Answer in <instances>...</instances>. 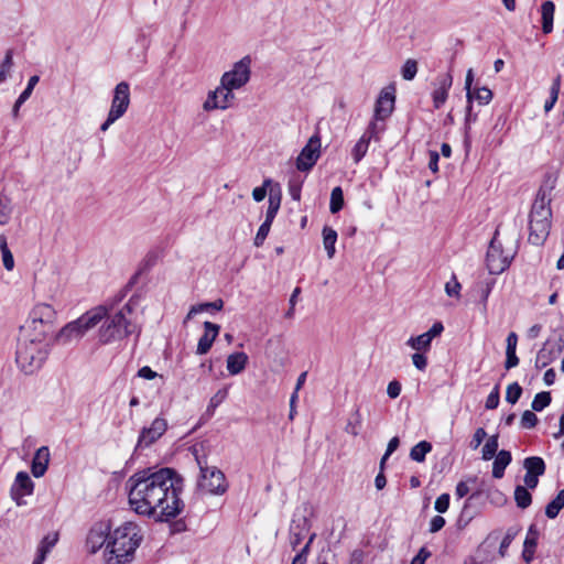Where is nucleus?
<instances>
[{
    "label": "nucleus",
    "instance_id": "obj_1",
    "mask_svg": "<svg viewBox=\"0 0 564 564\" xmlns=\"http://www.w3.org/2000/svg\"><path fill=\"white\" fill-rule=\"evenodd\" d=\"M129 503L141 516H156L159 521H170L184 509L180 498L184 479L173 468H147L134 473L127 480Z\"/></svg>",
    "mask_w": 564,
    "mask_h": 564
},
{
    "label": "nucleus",
    "instance_id": "obj_2",
    "mask_svg": "<svg viewBox=\"0 0 564 564\" xmlns=\"http://www.w3.org/2000/svg\"><path fill=\"white\" fill-rule=\"evenodd\" d=\"M142 536L135 523L126 522L107 536V564H127L133 558Z\"/></svg>",
    "mask_w": 564,
    "mask_h": 564
},
{
    "label": "nucleus",
    "instance_id": "obj_3",
    "mask_svg": "<svg viewBox=\"0 0 564 564\" xmlns=\"http://www.w3.org/2000/svg\"><path fill=\"white\" fill-rule=\"evenodd\" d=\"M135 304L137 301L131 297L119 311L106 314L98 332L99 343L107 345L122 340L134 333L140 335V328L128 317L133 313Z\"/></svg>",
    "mask_w": 564,
    "mask_h": 564
},
{
    "label": "nucleus",
    "instance_id": "obj_4",
    "mask_svg": "<svg viewBox=\"0 0 564 564\" xmlns=\"http://www.w3.org/2000/svg\"><path fill=\"white\" fill-rule=\"evenodd\" d=\"M48 344L19 335L15 361L26 375L39 370L48 355Z\"/></svg>",
    "mask_w": 564,
    "mask_h": 564
},
{
    "label": "nucleus",
    "instance_id": "obj_5",
    "mask_svg": "<svg viewBox=\"0 0 564 564\" xmlns=\"http://www.w3.org/2000/svg\"><path fill=\"white\" fill-rule=\"evenodd\" d=\"M107 306H96L79 318L65 325L55 336L56 341L66 344L79 339L84 334L95 327L107 314Z\"/></svg>",
    "mask_w": 564,
    "mask_h": 564
},
{
    "label": "nucleus",
    "instance_id": "obj_6",
    "mask_svg": "<svg viewBox=\"0 0 564 564\" xmlns=\"http://www.w3.org/2000/svg\"><path fill=\"white\" fill-rule=\"evenodd\" d=\"M200 476L197 482L199 490L212 495H223L226 492L228 485L224 473L217 467H209L206 458L196 456Z\"/></svg>",
    "mask_w": 564,
    "mask_h": 564
},
{
    "label": "nucleus",
    "instance_id": "obj_7",
    "mask_svg": "<svg viewBox=\"0 0 564 564\" xmlns=\"http://www.w3.org/2000/svg\"><path fill=\"white\" fill-rule=\"evenodd\" d=\"M498 229L489 243L486 261L487 268L491 274H500L506 269L509 268L513 254L511 252H506L502 248L501 242L498 240Z\"/></svg>",
    "mask_w": 564,
    "mask_h": 564
},
{
    "label": "nucleus",
    "instance_id": "obj_8",
    "mask_svg": "<svg viewBox=\"0 0 564 564\" xmlns=\"http://www.w3.org/2000/svg\"><path fill=\"white\" fill-rule=\"evenodd\" d=\"M250 56H245L235 63L232 69L221 76L220 82L223 86L231 89H239L245 86L250 79Z\"/></svg>",
    "mask_w": 564,
    "mask_h": 564
},
{
    "label": "nucleus",
    "instance_id": "obj_9",
    "mask_svg": "<svg viewBox=\"0 0 564 564\" xmlns=\"http://www.w3.org/2000/svg\"><path fill=\"white\" fill-rule=\"evenodd\" d=\"M321 155V138L318 133L313 134L296 159V169L307 172L316 164Z\"/></svg>",
    "mask_w": 564,
    "mask_h": 564
},
{
    "label": "nucleus",
    "instance_id": "obj_10",
    "mask_svg": "<svg viewBox=\"0 0 564 564\" xmlns=\"http://www.w3.org/2000/svg\"><path fill=\"white\" fill-rule=\"evenodd\" d=\"M232 90L234 89L229 87L223 86V84L220 83L219 87H217L213 91H209L207 99L203 105V109L205 111H212L215 109L225 110L229 108L235 99V94L232 93Z\"/></svg>",
    "mask_w": 564,
    "mask_h": 564
},
{
    "label": "nucleus",
    "instance_id": "obj_11",
    "mask_svg": "<svg viewBox=\"0 0 564 564\" xmlns=\"http://www.w3.org/2000/svg\"><path fill=\"white\" fill-rule=\"evenodd\" d=\"M395 104V87L390 85L383 88L375 104V119L384 121L388 119L393 110Z\"/></svg>",
    "mask_w": 564,
    "mask_h": 564
},
{
    "label": "nucleus",
    "instance_id": "obj_12",
    "mask_svg": "<svg viewBox=\"0 0 564 564\" xmlns=\"http://www.w3.org/2000/svg\"><path fill=\"white\" fill-rule=\"evenodd\" d=\"M167 422L163 417H156L151 426L143 427L140 432L135 451L149 447L155 443L166 431Z\"/></svg>",
    "mask_w": 564,
    "mask_h": 564
},
{
    "label": "nucleus",
    "instance_id": "obj_13",
    "mask_svg": "<svg viewBox=\"0 0 564 564\" xmlns=\"http://www.w3.org/2000/svg\"><path fill=\"white\" fill-rule=\"evenodd\" d=\"M34 489V482L26 471H19L15 476V480L10 489V496L18 506H24V496L32 495Z\"/></svg>",
    "mask_w": 564,
    "mask_h": 564
},
{
    "label": "nucleus",
    "instance_id": "obj_14",
    "mask_svg": "<svg viewBox=\"0 0 564 564\" xmlns=\"http://www.w3.org/2000/svg\"><path fill=\"white\" fill-rule=\"evenodd\" d=\"M551 197L543 188L538 192L536 198L532 205L529 220L551 223L552 210L550 207Z\"/></svg>",
    "mask_w": 564,
    "mask_h": 564
},
{
    "label": "nucleus",
    "instance_id": "obj_15",
    "mask_svg": "<svg viewBox=\"0 0 564 564\" xmlns=\"http://www.w3.org/2000/svg\"><path fill=\"white\" fill-rule=\"evenodd\" d=\"M130 104V87L126 82L119 83L115 90L111 101L109 113L115 115L117 118H121Z\"/></svg>",
    "mask_w": 564,
    "mask_h": 564
},
{
    "label": "nucleus",
    "instance_id": "obj_16",
    "mask_svg": "<svg viewBox=\"0 0 564 564\" xmlns=\"http://www.w3.org/2000/svg\"><path fill=\"white\" fill-rule=\"evenodd\" d=\"M28 321L40 323V326H44V327H46V329L54 330V323L56 321V311L50 304L39 303L30 312Z\"/></svg>",
    "mask_w": 564,
    "mask_h": 564
},
{
    "label": "nucleus",
    "instance_id": "obj_17",
    "mask_svg": "<svg viewBox=\"0 0 564 564\" xmlns=\"http://www.w3.org/2000/svg\"><path fill=\"white\" fill-rule=\"evenodd\" d=\"M311 522L305 516H294L290 525V544L293 550L310 533Z\"/></svg>",
    "mask_w": 564,
    "mask_h": 564
},
{
    "label": "nucleus",
    "instance_id": "obj_18",
    "mask_svg": "<svg viewBox=\"0 0 564 564\" xmlns=\"http://www.w3.org/2000/svg\"><path fill=\"white\" fill-rule=\"evenodd\" d=\"M453 84V77L451 74H443L437 76V87L432 93L433 105L435 109H440L448 97V90Z\"/></svg>",
    "mask_w": 564,
    "mask_h": 564
},
{
    "label": "nucleus",
    "instance_id": "obj_19",
    "mask_svg": "<svg viewBox=\"0 0 564 564\" xmlns=\"http://www.w3.org/2000/svg\"><path fill=\"white\" fill-rule=\"evenodd\" d=\"M204 329V334L197 344L196 354L198 355H205L210 350L213 343L219 334L220 326L212 322H205Z\"/></svg>",
    "mask_w": 564,
    "mask_h": 564
},
{
    "label": "nucleus",
    "instance_id": "obj_20",
    "mask_svg": "<svg viewBox=\"0 0 564 564\" xmlns=\"http://www.w3.org/2000/svg\"><path fill=\"white\" fill-rule=\"evenodd\" d=\"M551 223L529 220V242L542 246L550 235Z\"/></svg>",
    "mask_w": 564,
    "mask_h": 564
},
{
    "label": "nucleus",
    "instance_id": "obj_21",
    "mask_svg": "<svg viewBox=\"0 0 564 564\" xmlns=\"http://www.w3.org/2000/svg\"><path fill=\"white\" fill-rule=\"evenodd\" d=\"M560 348L553 344V339L549 338L542 346V348L538 351L535 357V366L536 368H545L553 360H555L560 356Z\"/></svg>",
    "mask_w": 564,
    "mask_h": 564
},
{
    "label": "nucleus",
    "instance_id": "obj_22",
    "mask_svg": "<svg viewBox=\"0 0 564 564\" xmlns=\"http://www.w3.org/2000/svg\"><path fill=\"white\" fill-rule=\"evenodd\" d=\"M53 333V329H46L44 326H40V323L29 322L20 327V335L37 340V343H47V336Z\"/></svg>",
    "mask_w": 564,
    "mask_h": 564
},
{
    "label": "nucleus",
    "instance_id": "obj_23",
    "mask_svg": "<svg viewBox=\"0 0 564 564\" xmlns=\"http://www.w3.org/2000/svg\"><path fill=\"white\" fill-rule=\"evenodd\" d=\"M50 463V449L47 446L40 447L32 459L31 471L35 478L44 476Z\"/></svg>",
    "mask_w": 564,
    "mask_h": 564
},
{
    "label": "nucleus",
    "instance_id": "obj_24",
    "mask_svg": "<svg viewBox=\"0 0 564 564\" xmlns=\"http://www.w3.org/2000/svg\"><path fill=\"white\" fill-rule=\"evenodd\" d=\"M248 364V356L243 351L230 354L227 357V370L231 376L242 372Z\"/></svg>",
    "mask_w": 564,
    "mask_h": 564
},
{
    "label": "nucleus",
    "instance_id": "obj_25",
    "mask_svg": "<svg viewBox=\"0 0 564 564\" xmlns=\"http://www.w3.org/2000/svg\"><path fill=\"white\" fill-rule=\"evenodd\" d=\"M555 12V4L551 0H546L541 4L542 31L549 34L553 30V19Z\"/></svg>",
    "mask_w": 564,
    "mask_h": 564
},
{
    "label": "nucleus",
    "instance_id": "obj_26",
    "mask_svg": "<svg viewBox=\"0 0 564 564\" xmlns=\"http://www.w3.org/2000/svg\"><path fill=\"white\" fill-rule=\"evenodd\" d=\"M511 459L512 457L509 451L501 449L498 452L492 465V477L497 479L502 478L505 475V469L511 463Z\"/></svg>",
    "mask_w": 564,
    "mask_h": 564
},
{
    "label": "nucleus",
    "instance_id": "obj_27",
    "mask_svg": "<svg viewBox=\"0 0 564 564\" xmlns=\"http://www.w3.org/2000/svg\"><path fill=\"white\" fill-rule=\"evenodd\" d=\"M57 541H58L57 533L45 535L37 546V553H36L35 557L39 558L40 561H45L47 554L55 546Z\"/></svg>",
    "mask_w": 564,
    "mask_h": 564
},
{
    "label": "nucleus",
    "instance_id": "obj_28",
    "mask_svg": "<svg viewBox=\"0 0 564 564\" xmlns=\"http://www.w3.org/2000/svg\"><path fill=\"white\" fill-rule=\"evenodd\" d=\"M523 467L527 474L542 476L545 473V463L539 456L527 457L523 462Z\"/></svg>",
    "mask_w": 564,
    "mask_h": 564
},
{
    "label": "nucleus",
    "instance_id": "obj_29",
    "mask_svg": "<svg viewBox=\"0 0 564 564\" xmlns=\"http://www.w3.org/2000/svg\"><path fill=\"white\" fill-rule=\"evenodd\" d=\"M564 508V489L560 490L556 497L545 507V516L549 519H555Z\"/></svg>",
    "mask_w": 564,
    "mask_h": 564
},
{
    "label": "nucleus",
    "instance_id": "obj_30",
    "mask_svg": "<svg viewBox=\"0 0 564 564\" xmlns=\"http://www.w3.org/2000/svg\"><path fill=\"white\" fill-rule=\"evenodd\" d=\"M336 241L337 232L333 228L325 226L323 229V242L329 259H332L335 254Z\"/></svg>",
    "mask_w": 564,
    "mask_h": 564
},
{
    "label": "nucleus",
    "instance_id": "obj_31",
    "mask_svg": "<svg viewBox=\"0 0 564 564\" xmlns=\"http://www.w3.org/2000/svg\"><path fill=\"white\" fill-rule=\"evenodd\" d=\"M432 451V444L427 441H421L410 451V458L414 462L422 463L425 460L427 453Z\"/></svg>",
    "mask_w": 564,
    "mask_h": 564
},
{
    "label": "nucleus",
    "instance_id": "obj_32",
    "mask_svg": "<svg viewBox=\"0 0 564 564\" xmlns=\"http://www.w3.org/2000/svg\"><path fill=\"white\" fill-rule=\"evenodd\" d=\"M431 337L423 333L416 337L409 338L406 345L416 351H427L431 347Z\"/></svg>",
    "mask_w": 564,
    "mask_h": 564
},
{
    "label": "nucleus",
    "instance_id": "obj_33",
    "mask_svg": "<svg viewBox=\"0 0 564 564\" xmlns=\"http://www.w3.org/2000/svg\"><path fill=\"white\" fill-rule=\"evenodd\" d=\"M514 500L520 509H527L532 503V496L524 486L518 485L514 489Z\"/></svg>",
    "mask_w": 564,
    "mask_h": 564
},
{
    "label": "nucleus",
    "instance_id": "obj_34",
    "mask_svg": "<svg viewBox=\"0 0 564 564\" xmlns=\"http://www.w3.org/2000/svg\"><path fill=\"white\" fill-rule=\"evenodd\" d=\"M12 210L11 198L0 194V225H7L10 221Z\"/></svg>",
    "mask_w": 564,
    "mask_h": 564
},
{
    "label": "nucleus",
    "instance_id": "obj_35",
    "mask_svg": "<svg viewBox=\"0 0 564 564\" xmlns=\"http://www.w3.org/2000/svg\"><path fill=\"white\" fill-rule=\"evenodd\" d=\"M0 250H1V253H2L3 267L8 271L13 270V268H14V259H13L12 252L10 251V249L8 247L7 238H6L4 235H0Z\"/></svg>",
    "mask_w": 564,
    "mask_h": 564
},
{
    "label": "nucleus",
    "instance_id": "obj_36",
    "mask_svg": "<svg viewBox=\"0 0 564 564\" xmlns=\"http://www.w3.org/2000/svg\"><path fill=\"white\" fill-rule=\"evenodd\" d=\"M498 440H499L498 434L491 435L488 438V441L486 442V444L484 445L482 451H481L484 460H489L498 454L497 453L498 447H499Z\"/></svg>",
    "mask_w": 564,
    "mask_h": 564
},
{
    "label": "nucleus",
    "instance_id": "obj_37",
    "mask_svg": "<svg viewBox=\"0 0 564 564\" xmlns=\"http://www.w3.org/2000/svg\"><path fill=\"white\" fill-rule=\"evenodd\" d=\"M370 140L368 135H361V138L358 140V142L355 144L351 155L354 158L355 163H358L361 161V159L366 155L368 151Z\"/></svg>",
    "mask_w": 564,
    "mask_h": 564
},
{
    "label": "nucleus",
    "instance_id": "obj_38",
    "mask_svg": "<svg viewBox=\"0 0 564 564\" xmlns=\"http://www.w3.org/2000/svg\"><path fill=\"white\" fill-rule=\"evenodd\" d=\"M344 207V193L340 186H336L330 193L329 210L337 214Z\"/></svg>",
    "mask_w": 564,
    "mask_h": 564
},
{
    "label": "nucleus",
    "instance_id": "obj_39",
    "mask_svg": "<svg viewBox=\"0 0 564 564\" xmlns=\"http://www.w3.org/2000/svg\"><path fill=\"white\" fill-rule=\"evenodd\" d=\"M281 205V194L278 193L276 195H273L272 193L269 196V206L265 214V220L273 221L275 218L279 208Z\"/></svg>",
    "mask_w": 564,
    "mask_h": 564
},
{
    "label": "nucleus",
    "instance_id": "obj_40",
    "mask_svg": "<svg viewBox=\"0 0 564 564\" xmlns=\"http://www.w3.org/2000/svg\"><path fill=\"white\" fill-rule=\"evenodd\" d=\"M155 262L154 256H147V258L141 263L139 270L131 276L129 282L127 283V288H132L137 282L139 276L144 272L148 271Z\"/></svg>",
    "mask_w": 564,
    "mask_h": 564
},
{
    "label": "nucleus",
    "instance_id": "obj_41",
    "mask_svg": "<svg viewBox=\"0 0 564 564\" xmlns=\"http://www.w3.org/2000/svg\"><path fill=\"white\" fill-rule=\"evenodd\" d=\"M155 262L154 256H147V258L141 263L139 270L131 276L129 282L127 283V288H132L137 282L139 276L144 272L148 271Z\"/></svg>",
    "mask_w": 564,
    "mask_h": 564
},
{
    "label": "nucleus",
    "instance_id": "obj_42",
    "mask_svg": "<svg viewBox=\"0 0 564 564\" xmlns=\"http://www.w3.org/2000/svg\"><path fill=\"white\" fill-rule=\"evenodd\" d=\"M551 393L547 391H542L535 394L531 406L533 411L540 412L551 403Z\"/></svg>",
    "mask_w": 564,
    "mask_h": 564
},
{
    "label": "nucleus",
    "instance_id": "obj_43",
    "mask_svg": "<svg viewBox=\"0 0 564 564\" xmlns=\"http://www.w3.org/2000/svg\"><path fill=\"white\" fill-rule=\"evenodd\" d=\"M13 65V51L8 50L0 65V84L6 82Z\"/></svg>",
    "mask_w": 564,
    "mask_h": 564
},
{
    "label": "nucleus",
    "instance_id": "obj_44",
    "mask_svg": "<svg viewBox=\"0 0 564 564\" xmlns=\"http://www.w3.org/2000/svg\"><path fill=\"white\" fill-rule=\"evenodd\" d=\"M522 388L518 382H513L507 387L506 391V401L516 404L518 400L521 398Z\"/></svg>",
    "mask_w": 564,
    "mask_h": 564
},
{
    "label": "nucleus",
    "instance_id": "obj_45",
    "mask_svg": "<svg viewBox=\"0 0 564 564\" xmlns=\"http://www.w3.org/2000/svg\"><path fill=\"white\" fill-rule=\"evenodd\" d=\"M316 534L312 533L310 534V538L305 545L302 547V550L295 555V557L292 561V564H305L307 560V554L310 552L311 544L313 543Z\"/></svg>",
    "mask_w": 564,
    "mask_h": 564
},
{
    "label": "nucleus",
    "instance_id": "obj_46",
    "mask_svg": "<svg viewBox=\"0 0 564 564\" xmlns=\"http://www.w3.org/2000/svg\"><path fill=\"white\" fill-rule=\"evenodd\" d=\"M417 73V63L414 59L409 58L402 66L401 74L403 79L412 80Z\"/></svg>",
    "mask_w": 564,
    "mask_h": 564
},
{
    "label": "nucleus",
    "instance_id": "obj_47",
    "mask_svg": "<svg viewBox=\"0 0 564 564\" xmlns=\"http://www.w3.org/2000/svg\"><path fill=\"white\" fill-rule=\"evenodd\" d=\"M272 221L264 220L258 229V232L254 237V246L260 247L264 242L268 234L270 231Z\"/></svg>",
    "mask_w": 564,
    "mask_h": 564
},
{
    "label": "nucleus",
    "instance_id": "obj_48",
    "mask_svg": "<svg viewBox=\"0 0 564 564\" xmlns=\"http://www.w3.org/2000/svg\"><path fill=\"white\" fill-rule=\"evenodd\" d=\"M132 288H127V285L119 291L118 294H116L112 299L108 300L105 304L101 306H107V314L109 312H112L115 310V306L118 305L126 296L128 291H130Z\"/></svg>",
    "mask_w": 564,
    "mask_h": 564
},
{
    "label": "nucleus",
    "instance_id": "obj_49",
    "mask_svg": "<svg viewBox=\"0 0 564 564\" xmlns=\"http://www.w3.org/2000/svg\"><path fill=\"white\" fill-rule=\"evenodd\" d=\"M301 187L302 181L299 176H293L289 181V193L292 199L300 200L301 199Z\"/></svg>",
    "mask_w": 564,
    "mask_h": 564
},
{
    "label": "nucleus",
    "instance_id": "obj_50",
    "mask_svg": "<svg viewBox=\"0 0 564 564\" xmlns=\"http://www.w3.org/2000/svg\"><path fill=\"white\" fill-rule=\"evenodd\" d=\"M474 99L480 105H487L492 99V91L487 87H481L473 91Z\"/></svg>",
    "mask_w": 564,
    "mask_h": 564
},
{
    "label": "nucleus",
    "instance_id": "obj_51",
    "mask_svg": "<svg viewBox=\"0 0 564 564\" xmlns=\"http://www.w3.org/2000/svg\"><path fill=\"white\" fill-rule=\"evenodd\" d=\"M539 530L535 524H531L529 527L527 538L524 540L523 546L527 547H536L538 539H539Z\"/></svg>",
    "mask_w": 564,
    "mask_h": 564
},
{
    "label": "nucleus",
    "instance_id": "obj_52",
    "mask_svg": "<svg viewBox=\"0 0 564 564\" xmlns=\"http://www.w3.org/2000/svg\"><path fill=\"white\" fill-rule=\"evenodd\" d=\"M538 416L532 411H524L521 416V426L523 429H533L538 424Z\"/></svg>",
    "mask_w": 564,
    "mask_h": 564
},
{
    "label": "nucleus",
    "instance_id": "obj_53",
    "mask_svg": "<svg viewBox=\"0 0 564 564\" xmlns=\"http://www.w3.org/2000/svg\"><path fill=\"white\" fill-rule=\"evenodd\" d=\"M500 402V394H499V386H496L492 391L487 397L485 408L488 410H494L498 408Z\"/></svg>",
    "mask_w": 564,
    "mask_h": 564
},
{
    "label": "nucleus",
    "instance_id": "obj_54",
    "mask_svg": "<svg viewBox=\"0 0 564 564\" xmlns=\"http://www.w3.org/2000/svg\"><path fill=\"white\" fill-rule=\"evenodd\" d=\"M379 121L380 120H376L373 118L362 135H368L369 140H371L372 138H377L378 134L384 130V124H379Z\"/></svg>",
    "mask_w": 564,
    "mask_h": 564
},
{
    "label": "nucleus",
    "instance_id": "obj_55",
    "mask_svg": "<svg viewBox=\"0 0 564 564\" xmlns=\"http://www.w3.org/2000/svg\"><path fill=\"white\" fill-rule=\"evenodd\" d=\"M558 89H560V77H557L554 80V83L551 87L550 100H547L544 105L545 111H550L553 108L555 101L557 100Z\"/></svg>",
    "mask_w": 564,
    "mask_h": 564
},
{
    "label": "nucleus",
    "instance_id": "obj_56",
    "mask_svg": "<svg viewBox=\"0 0 564 564\" xmlns=\"http://www.w3.org/2000/svg\"><path fill=\"white\" fill-rule=\"evenodd\" d=\"M516 535H517V531H512V529H509L507 531V533L503 536V539L500 543V546H499V553L501 556L506 555V552H507L508 547L510 546V544L512 543Z\"/></svg>",
    "mask_w": 564,
    "mask_h": 564
},
{
    "label": "nucleus",
    "instance_id": "obj_57",
    "mask_svg": "<svg viewBox=\"0 0 564 564\" xmlns=\"http://www.w3.org/2000/svg\"><path fill=\"white\" fill-rule=\"evenodd\" d=\"M449 507V495L448 494H442L437 497L434 508L437 512L444 513L448 510Z\"/></svg>",
    "mask_w": 564,
    "mask_h": 564
},
{
    "label": "nucleus",
    "instance_id": "obj_58",
    "mask_svg": "<svg viewBox=\"0 0 564 564\" xmlns=\"http://www.w3.org/2000/svg\"><path fill=\"white\" fill-rule=\"evenodd\" d=\"M272 181L270 178L264 180L263 185L256 187L252 191V197L256 202H261L267 196V187L270 186Z\"/></svg>",
    "mask_w": 564,
    "mask_h": 564
},
{
    "label": "nucleus",
    "instance_id": "obj_59",
    "mask_svg": "<svg viewBox=\"0 0 564 564\" xmlns=\"http://www.w3.org/2000/svg\"><path fill=\"white\" fill-rule=\"evenodd\" d=\"M354 416H355V421L348 422V424L346 426V432L354 436H357L359 434V426L361 423L359 410H356V412L354 413Z\"/></svg>",
    "mask_w": 564,
    "mask_h": 564
},
{
    "label": "nucleus",
    "instance_id": "obj_60",
    "mask_svg": "<svg viewBox=\"0 0 564 564\" xmlns=\"http://www.w3.org/2000/svg\"><path fill=\"white\" fill-rule=\"evenodd\" d=\"M460 284L456 276L452 278V281L445 284V292L448 296H459Z\"/></svg>",
    "mask_w": 564,
    "mask_h": 564
},
{
    "label": "nucleus",
    "instance_id": "obj_61",
    "mask_svg": "<svg viewBox=\"0 0 564 564\" xmlns=\"http://www.w3.org/2000/svg\"><path fill=\"white\" fill-rule=\"evenodd\" d=\"M223 307H224V301L220 299L216 300L214 302H206V303L197 304V308L199 310V312H205V311H210V310L220 311Z\"/></svg>",
    "mask_w": 564,
    "mask_h": 564
},
{
    "label": "nucleus",
    "instance_id": "obj_62",
    "mask_svg": "<svg viewBox=\"0 0 564 564\" xmlns=\"http://www.w3.org/2000/svg\"><path fill=\"white\" fill-rule=\"evenodd\" d=\"M412 362L415 366V368L421 371L425 370L427 366L426 357L420 351H416L415 354L412 355Z\"/></svg>",
    "mask_w": 564,
    "mask_h": 564
},
{
    "label": "nucleus",
    "instance_id": "obj_63",
    "mask_svg": "<svg viewBox=\"0 0 564 564\" xmlns=\"http://www.w3.org/2000/svg\"><path fill=\"white\" fill-rule=\"evenodd\" d=\"M431 556V552L425 547H421L417 554L412 558L410 564H424L425 561Z\"/></svg>",
    "mask_w": 564,
    "mask_h": 564
},
{
    "label": "nucleus",
    "instance_id": "obj_64",
    "mask_svg": "<svg viewBox=\"0 0 564 564\" xmlns=\"http://www.w3.org/2000/svg\"><path fill=\"white\" fill-rule=\"evenodd\" d=\"M445 525V519L442 516H435L430 522V532L435 533L443 529Z\"/></svg>",
    "mask_w": 564,
    "mask_h": 564
}]
</instances>
